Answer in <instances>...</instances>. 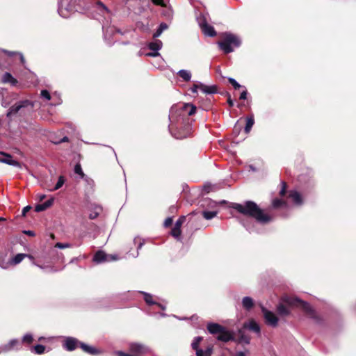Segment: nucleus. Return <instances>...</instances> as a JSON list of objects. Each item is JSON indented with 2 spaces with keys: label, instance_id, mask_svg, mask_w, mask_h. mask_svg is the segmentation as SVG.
Wrapping results in <instances>:
<instances>
[{
  "label": "nucleus",
  "instance_id": "f257e3e1",
  "mask_svg": "<svg viewBox=\"0 0 356 356\" xmlns=\"http://www.w3.org/2000/svg\"><path fill=\"white\" fill-rule=\"evenodd\" d=\"M197 108L190 103H184L171 107L169 114V131L177 139H183L191 134L192 124L190 116L193 115Z\"/></svg>",
  "mask_w": 356,
  "mask_h": 356
},
{
  "label": "nucleus",
  "instance_id": "f03ea898",
  "mask_svg": "<svg viewBox=\"0 0 356 356\" xmlns=\"http://www.w3.org/2000/svg\"><path fill=\"white\" fill-rule=\"evenodd\" d=\"M232 207L243 216L250 217L255 220V222L249 220H241V223L250 233L258 232L256 228V223L266 225L271 222L273 219L271 216L265 213L264 211L253 201H245L243 204L233 203Z\"/></svg>",
  "mask_w": 356,
  "mask_h": 356
},
{
  "label": "nucleus",
  "instance_id": "7ed1b4c3",
  "mask_svg": "<svg viewBox=\"0 0 356 356\" xmlns=\"http://www.w3.org/2000/svg\"><path fill=\"white\" fill-rule=\"evenodd\" d=\"M298 307L314 317V312L311 305L296 297L284 296L282 302L277 306V313L281 316H287L290 314L289 307Z\"/></svg>",
  "mask_w": 356,
  "mask_h": 356
},
{
  "label": "nucleus",
  "instance_id": "20e7f679",
  "mask_svg": "<svg viewBox=\"0 0 356 356\" xmlns=\"http://www.w3.org/2000/svg\"><path fill=\"white\" fill-rule=\"evenodd\" d=\"M88 9V6L82 0H59L58 13L60 17L68 18L74 11Z\"/></svg>",
  "mask_w": 356,
  "mask_h": 356
},
{
  "label": "nucleus",
  "instance_id": "39448f33",
  "mask_svg": "<svg viewBox=\"0 0 356 356\" xmlns=\"http://www.w3.org/2000/svg\"><path fill=\"white\" fill-rule=\"evenodd\" d=\"M207 328L211 334H217L216 339L218 341L227 343L234 340L233 334L227 330L226 327L218 323H209L207 325Z\"/></svg>",
  "mask_w": 356,
  "mask_h": 356
},
{
  "label": "nucleus",
  "instance_id": "423d86ee",
  "mask_svg": "<svg viewBox=\"0 0 356 356\" xmlns=\"http://www.w3.org/2000/svg\"><path fill=\"white\" fill-rule=\"evenodd\" d=\"M241 41L238 37L231 33H225L221 41L218 42V45L225 54L233 52L234 47H240Z\"/></svg>",
  "mask_w": 356,
  "mask_h": 356
},
{
  "label": "nucleus",
  "instance_id": "0eeeda50",
  "mask_svg": "<svg viewBox=\"0 0 356 356\" xmlns=\"http://www.w3.org/2000/svg\"><path fill=\"white\" fill-rule=\"evenodd\" d=\"M36 104V102L29 99L21 100L13 104L8 110L7 116L16 114L22 108H29L32 110Z\"/></svg>",
  "mask_w": 356,
  "mask_h": 356
},
{
  "label": "nucleus",
  "instance_id": "6e6552de",
  "mask_svg": "<svg viewBox=\"0 0 356 356\" xmlns=\"http://www.w3.org/2000/svg\"><path fill=\"white\" fill-rule=\"evenodd\" d=\"M261 312L265 319L266 323L273 327L277 326L279 319L276 315L271 311L268 310L264 307H261Z\"/></svg>",
  "mask_w": 356,
  "mask_h": 356
},
{
  "label": "nucleus",
  "instance_id": "1a4fd4ad",
  "mask_svg": "<svg viewBox=\"0 0 356 356\" xmlns=\"http://www.w3.org/2000/svg\"><path fill=\"white\" fill-rule=\"evenodd\" d=\"M129 350L134 355L140 356L149 353L150 348L143 343H131L129 345Z\"/></svg>",
  "mask_w": 356,
  "mask_h": 356
},
{
  "label": "nucleus",
  "instance_id": "9d476101",
  "mask_svg": "<svg viewBox=\"0 0 356 356\" xmlns=\"http://www.w3.org/2000/svg\"><path fill=\"white\" fill-rule=\"evenodd\" d=\"M21 348L22 346L19 340L17 339H13L10 340L8 343L0 346V353H8L13 350H19Z\"/></svg>",
  "mask_w": 356,
  "mask_h": 356
},
{
  "label": "nucleus",
  "instance_id": "9b49d317",
  "mask_svg": "<svg viewBox=\"0 0 356 356\" xmlns=\"http://www.w3.org/2000/svg\"><path fill=\"white\" fill-rule=\"evenodd\" d=\"M26 257H28L29 259H30L31 261H32V263L33 265H35L36 266L39 267L40 268H42V269H44V267H43L42 266H40L38 264H36L35 261H34V258L33 256L30 255V254H24V253H19V254H17L15 257H13L12 259H10L9 261H10V264L11 266H15L17 264H19V263H21L23 259Z\"/></svg>",
  "mask_w": 356,
  "mask_h": 356
},
{
  "label": "nucleus",
  "instance_id": "f8f14e48",
  "mask_svg": "<svg viewBox=\"0 0 356 356\" xmlns=\"http://www.w3.org/2000/svg\"><path fill=\"white\" fill-rule=\"evenodd\" d=\"M80 341L72 337H66L63 343V347L67 351H73L79 346Z\"/></svg>",
  "mask_w": 356,
  "mask_h": 356
},
{
  "label": "nucleus",
  "instance_id": "ddd939ff",
  "mask_svg": "<svg viewBox=\"0 0 356 356\" xmlns=\"http://www.w3.org/2000/svg\"><path fill=\"white\" fill-rule=\"evenodd\" d=\"M102 29H103V32H104V40H106V43L109 46H111L114 43V41L113 40H111V35L115 32L121 33L120 31L117 29L114 26H108V27L106 28L104 26H103Z\"/></svg>",
  "mask_w": 356,
  "mask_h": 356
},
{
  "label": "nucleus",
  "instance_id": "4468645a",
  "mask_svg": "<svg viewBox=\"0 0 356 356\" xmlns=\"http://www.w3.org/2000/svg\"><path fill=\"white\" fill-rule=\"evenodd\" d=\"M1 154L3 156L2 158H0V163H3L9 165L17 168H19L21 166L19 162L13 159L11 155L3 152H1Z\"/></svg>",
  "mask_w": 356,
  "mask_h": 356
},
{
  "label": "nucleus",
  "instance_id": "2eb2a0df",
  "mask_svg": "<svg viewBox=\"0 0 356 356\" xmlns=\"http://www.w3.org/2000/svg\"><path fill=\"white\" fill-rule=\"evenodd\" d=\"M289 197L297 206H300L303 203V200H302V195L297 191H295V190L290 191L289 194Z\"/></svg>",
  "mask_w": 356,
  "mask_h": 356
},
{
  "label": "nucleus",
  "instance_id": "dca6fc26",
  "mask_svg": "<svg viewBox=\"0 0 356 356\" xmlns=\"http://www.w3.org/2000/svg\"><path fill=\"white\" fill-rule=\"evenodd\" d=\"M79 346L85 353L91 355H97L101 353L99 350L83 342L80 341Z\"/></svg>",
  "mask_w": 356,
  "mask_h": 356
},
{
  "label": "nucleus",
  "instance_id": "f3484780",
  "mask_svg": "<svg viewBox=\"0 0 356 356\" xmlns=\"http://www.w3.org/2000/svg\"><path fill=\"white\" fill-rule=\"evenodd\" d=\"M1 81L3 83H9L12 86H17L18 83L17 80L15 78H14L10 72H5L3 74Z\"/></svg>",
  "mask_w": 356,
  "mask_h": 356
},
{
  "label": "nucleus",
  "instance_id": "a211bd4d",
  "mask_svg": "<svg viewBox=\"0 0 356 356\" xmlns=\"http://www.w3.org/2000/svg\"><path fill=\"white\" fill-rule=\"evenodd\" d=\"M108 261V256L103 251L99 250L97 251L94 257H93V261L97 264H100L104 261Z\"/></svg>",
  "mask_w": 356,
  "mask_h": 356
},
{
  "label": "nucleus",
  "instance_id": "6ab92c4d",
  "mask_svg": "<svg viewBox=\"0 0 356 356\" xmlns=\"http://www.w3.org/2000/svg\"><path fill=\"white\" fill-rule=\"evenodd\" d=\"M53 202H54V199L51 198L50 200H47L46 202H44L42 204H37L35 207V211L36 212L43 211L44 210H46L47 209H48L49 207H50L52 205Z\"/></svg>",
  "mask_w": 356,
  "mask_h": 356
},
{
  "label": "nucleus",
  "instance_id": "aec40b11",
  "mask_svg": "<svg viewBox=\"0 0 356 356\" xmlns=\"http://www.w3.org/2000/svg\"><path fill=\"white\" fill-rule=\"evenodd\" d=\"M201 90L205 94H215L217 92L216 86H206L200 83Z\"/></svg>",
  "mask_w": 356,
  "mask_h": 356
},
{
  "label": "nucleus",
  "instance_id": "412c9836",
  "mask_svg": "<svg viewBox=\"0 0 356 356\" xmlns=\"http://www.w3.org/2000/svg\"><path fill=\"white\" fill-rule=\"evenodd\" d=\"M201 29L203 33L207 36L214 37L216 35V31H215L213 26L209 25V24L203 26Z\"/></svg>",
  "mask_w": 356,
  "mask_h": 356
},
{
  "label": "nucleus",
  "instance_id": "4be33fe9",
  "mask_svg": "<svg viewBox=\"0 0 356 356\" xmlns=\"http://www.w3.org/2000/svg\"><path fill=\"white\" fill-rule=\"evenodd\" d=\"M243 307L246 310H250L254 307V300L249 296H245L242 299Z\"/></svg>",
  "mask_w": 356,
  "mask_h": 356
},
{
  "label": "nucleus",
  "instance_id": "5701e85b",
  "mask_svg": "<svg viewBox=\"0 0 356 356\" xmlns=\"http://www.w3.org/2000/svg\"><path fill=\"white\" fill-rule=\"evenodd\" d=\"M248 330L260 334L261 329L259 324L254 321H251L248 323V324L245 325Z\"/></svg>",
  "mask_w": 356,
  "mask_h": 356
},
{
  "label": "nucleus",
  "instance_id": "b1692460",
  "mask_svg": "<svg viewBox=\"0 0 356 356\" xmlns=\"http://www.w3.org/2000/svg\"><path fill=\"white\" fill-rule=\"evenodd\" d=\"M163 43L160 40H155L148 44V48L152 51H159L162 47Z\"/></svg>",
  "mask_w": 356,
  "mask_h": 356
},
{
  "label": "nucleus",
  "instance_id": "393cba45",
  "mask_svg": "<svg viewBox=\"0 0 356 356\" xmlns=\"http://www.w3.org/2000/svg\"><path fill=\"white\" fill-rule=\"evenodd\" d=\"M177 75L184 81H189L191 79V73L187 70H180L177 72Z\"/></svg>",
  "mask_w": 356,
  "mask_h": 356
},
{
  "label": "nucleus",
  "instance_id": "a878e982",
  "mask_svg": "<svg viewBox=\"0 0 356 356\" xmlns=\"http://www.w3.org/2000/svg\"><path fill=\"white\" fill-rule=\"evenodd\" d=\"M254 124V115H251L246 118V124L244 131L248 134Z\"/></svg>",
  "mask_w": 356,
  "mask_h": 356
},
{
  "label": "nucleus",
  "instance_id": "bb28decb",
  "mask_svg": "<svg viewBox=\"0 0 356 356\" xmlns=\"http://www.w3.org/2000/svg\"><path fill=\"white\" fill-rule=\"evenodd\" d=\"M168 28V24L166 23H165V22L161 23L159 24L158 29H156V31L154 33L153 38H157Z\"/></svg>",
  "mask_w": 356,
  "mask_h": 356
},
{
  "label": "nucleus",
  "instance_id": "cd10ccee",
  "mask_svg": "<svg viewBox=\"0 0 356 356\" xmlns=\"http://www.w3.org/2000/svg\"><path fill=\"white\" fill-rule=\"evenodd\" d=\"M0 51L4 52L8 57H12L14 55L18 54L19 56L20 61L24 65L25 63V59L24 56L21 53H17L15 51H10L6 49H0Z\"/></svg>",
  "mask_w": 356,
  "mask_h": 356
},
{
  "label": "nucleus",
  "instance_id": "c85d7f7f",
  "mask_svg": "<svg viewBox=\"0 0 356 356\" xmlns=\"http://www.w3.org/2000/svg\"><path fill=\"white\" fill-rule=\"evenodd\" d=\"M139 293H142L144 296V300L147 305H153L157 304L156 302L153 300L152 296L150 293L144 291H139Z\"/></svg>",
  "mask_w": 356,
  "mask_h": 356
},
{
  "label": "nucleus",
  "instance_id": "c756f323",
  "mask_svg": "<svg viewBox=\"0 0 356 356\" xmlns=\"http://www.w3.org/2000/svg\"><path fill=\"white\" fill-rule=\"evenodd\" d=\"M196 19H197V22L201 29L203 26L208 24L207 21V17H206L205 15H204V14H200L199 16H197Z\"/></svg>",
  "mask_w": 356,
  "mask_h": 356
},
{
  "label": "nucleus",
  "instance_id": "7c9ffc66",
  "mask_svg": "<svg viewBox=\"0 0 356 356\" xmlns=\"http://www.w3.org/2000/svg\"><path fill=\"white\" fill-rule=\"evenodd\" d=\"M134 243H138V246H137V252L135 255H133V257L134 258L137 257L139 254L138 253V250H140L142 248V247L143 246V245L145 244V241L144 240H142L140 239V238L138 237H135L134 239Z\"/></svg>",
  "mask_w": 356,
  "mask_h": 356
},
{
  "label": "nucleus",
  "instance_id": "2f4dec72",
  "mask_svg": "<svg viewBox=\"0 0 356 356\" xmlns=\"http://www.w3.org/2000/svg\"><path fill=\"white\" fill-rule=\"evenodd\" d=\"M218 212L215 211H204L202 216L206 220H211L216 216Z\"/></svg>",
  "mask_w": 356,
  "mask_h": 356
},
{
  "label": "nucleus",
  "instance_id": "473e14b6",
  "mask_svg": "<svg viewBox=\"0 0 356 356\" xmlns=\"http://www.w3.org/2000/svg\"><path fill=\"white\" fill-rule=\"evenodd\" d=\"M272 205H273V207L275 208V209H277V208H279V207H286V203L282 200H280L278 198H275L273 200L272 202Z\"/></svg>",
  "mask_w": 356,
  "mask_h": 356
},
{
  "label": "nucleus",
  "instance_id": "72a5a7b5",
  "mask_svg": "<svg viewBox=\"0 0 356 356\" xmlns=\"http://www.w3.org/2000/svg\"><path fill=\"white\" fill-rule=\"evenodd\" d=\"M32 351L35 354L41 355L45 351V346L42 344H38L33 347Z\"/></svg>",
  "mask_w": 356,
  "mask_h": 356
},
{
  "label": "nucleus",
  "instance_id": "f704fd0d",
  "mask_svg": "<svg viewBox=\"0 0 356 356\" xmlns=\"http://www.w3.org/2000/svg\"><path fill=\"white\" fill-rule=\"evenodd\" d=\"M65 181V177L62 175L59 176L57 183L56 184L54 188L53 189H51V191L58 190L63 186Z\"/></svg>",
  "mask_w": 356,
  "mask_h": 356
},
{
  "label": "nucleus",
  "instance_id": "c9c22d12",
  "mask_svg": "<svg viewBox=\"0 0 356 356\" xmlns=\"http://www.w3.org/2000/svg\"><path fill=\"white\" fill-rule=\"evenodd\" d=\"M202 340V337H196L194 338V339L193 340V342L191 343V347L193 350H196L197 349H200L198 347H199V344L201 342V341Z\"/></svg>",
  "mask_w": 356,
  "mask_h": 356
},
{
  "label": "nucleus",
  "instance_id": "e433bc0d",
  "mask_svg": "<svg viewBox=\"0 0 356 356\" xmlns=\"http://www.w3.org/2000/svg\"><path fill=\"white\" fill-rule=\"evenodd\" d=\"M22 343L30 344L33 341V335L31 333H26L22 337Z\"/></svg>",
  "mask_w": 356,
  "mask_h": 356
},
{
  "label": "nucleus",
  "instance_id": "4c0bfd02",
  "mask_svg": "<svg viewBox=\"0 0 356 356\" xmlns=\"http://www.w3.org/2000/svg\"><path fill=\"white\" fill-rule=\"evenodd\" d=\"M40 97L43 99L49 101L51 99L50 92L47 90H42L40 91Z\"/></svg>",
  "mask_w": 356,
  "mask_h": 356
},
{
  "label": "nucleus",
  "instance_id": "58836bf2",
  "mask_svg": "<svg viewBox=\"0 0 356 356\" xmlns=\"http://www.w3.org/2000/svg\"><path fill=\"white\" fill-rule=\"evenodd\" d=\"M95 211L94 212H92L89 214V218L90 219H95L99 214L100 211H102V208L99 206H96L95 207Z\"/></svg>",
  "mask_w": 356,
  "mask_h": 356
},
{
  "label": "nucleus",
  "instance_id": "ea45409f",
  "mask_svg": "<svg viewBox=\"0 0 356 356\" xmlns=\"http://www.w3.org/2000/svg\"><path fill=\"white\" fill-rule=\"evenodd\" d=\"M74 171L76 174L80 175L81 178H83L85 175H84V173L82 170L81 166L79 163H76L75 165Z\"/></svg>",
  "mask_w": 356,
  "mask_h": 356
},
{
  "label": "nucleus",
  "instance_id": "a19ab883",
  "mask_svg": "<svg viewBox=\"0 0 356 356\" xmlns=\"http://www.w3.org/2000/svg\"><path fill=\"white\" fill-rule=\"evenodd\" d=\"M181 234V229H179V228H177V227H174L171 231L172 236L177 239H179V236H180Z\"/></svg>",
  "mask_w": 356,
  "mask_h": 356
},
{
  "label": "nucleus",
  "instance_id": "79ce46f5",
  "mask_svg": "<svg viewBox=\"0 0 356 356\" xmlns=\"http://www.w3.org/2000/svg\"><path fill=\"white\" fill-rule=\"evenodd\" d=\"M228 81L236 90L242 87L234 78H228Z\"/></svg>",
  "mask_w": 356,
  "mask_h": 356
},
{
  "label": "nucleus",
  "instance_id": "37998d69",
  "mask_svg": "<svg viewBox=\"0 0 356 356\" xmlns=\"http://www.w3.org/2000/svg\"><path fill=\"white\" fill-rule=\"evenodd\" d=\"M97 8L102 13L103 12H108V8L101 1L97 2Z\"/></svg>",
  "mask_w": 356,
  "mask_h": 356
},
{
  "label": "nucleus",
  "instance_id": "c03bdc74",
  "mask_svg": "<svg viewBox=\"0 0 356 356\" xmlns=\"http://www.w3.org/2000/svg\"><path fill=\"white\" fill-rule=\"evenodd\" d=\"M186 220V217L185 216H181L175 222V227H177V228H179L181 229V226L182 225V224L184 223V222Z\"/></svg>",
  "mask_w": 356,
  "mask_h": 356
},
{
  "label": "nucleus",
  "instance_id": "a18cd8bd",
  "mask_svg": "<svg viewBox=\"0 0 356 356\" xmlns=\"http://www.w3.org/2000/svg\"><path fill=\"white\" fill-rule=\"evenodd\" d=\"M55 247L59 249H64L71 247V245L67 243H56Z\"/></svg>",
  "mask_w": 356,
  "mask_h": 356
},
{
  "label": "nucleus",
  "instance_id": "49530a36",
  "mask_svg": "<svg viewBox=\"0 0 356 356\" xmlns=\"http://www.w3.org/2000/svg\"><path fill=\"white\" fill-rule=\"evenodd\" d=\"M240 340L242 341V342H244L246 344H249L250 343V339L248 336H246V335H244V334H241V337H240Z\"/></svg>",
  "mask_w": 356,
  "mask_h": 356
},
{
  "label": "nucleus",
  "instance_id": "de8ad7c7",
  "mask_svg": "<svg viewBox=\"0 0 356 356\" xmlns=\"http://www.w3.org/2000/svg\"><path fill=\"white\" fill-rule=\"evenodd\" d=\"M281 184H282V188H281V190H280V195L281 196H283V195H285V193H286V184L285 182H284V181H282V182H281Z\"/></svg>",
  "mask_w": 356,
  "mask_h": 356
},
{
  "label": "nucleus",
  "instance_id": "09e8293b",
  "mask_svg": "<svg viewBox=\"0 0 356 356\" xmlns=\"http://www.w3.org/2000/svg\"><path fill=\"white\" fill-rule=\"evenodd\" d=\"M115 354L117 356H136V355H134L131 353H125L121 350L115 351Z\"/></svg>",
  "mask_w": 356,
  "mask_h": 356
},
{
  "label": "nucleus",
  "instance_id": "8fccbe9b",
  "mask_svg": "<svg viewBox=\"0 0 356 356\" xmlns=\"http://www.w3.org/2000/svg\"><path fill=\"white\" fill-rule=\"evenodd\" d=\"M200 89V83L194 84L191 88L190 90L192 93H197V90Z\"/></svg>",
  "mask_w": 356,
  "mask_h": 356
},
{
  "label": "nucleus",
  "instance_id": "3c124183",
  "mask_svg": "<svg viewBox=\"0 0 356 356\" xmlns=\"http://www.w3.org/2000/svg\"><path fill=\"white\" fill-rule=\"evenodd\" d=\"M10 265V261L6 262L4 261H0V267L3 269H7Z\"/></svg>",
  "mask_w": 356,
  "mask_h": 356
},
{
  "label": "nucleus",
  "instance_id": "603ef678",
  "mask_svg": "<svg viewBox=\"0 0 356 356\" xmlns=\"http://www.w3.org/2000/svg\"><path fill=\"white\" fill-rule=\"evenodd\" d=\"M68 141H69L68 137L64 136L61 139L58 140V141H52V143L54 144L58 145V144H60L62 143H65V142H68Z\"/></svg>",
  "mask_w": 356,
  "mask_h": 356
},
{
  "label": "nucleus",
  "instance_id": "864d4df0",
  "mask_svg": "<svg viewBox=\"0 0 356 356\" xmlns=\"http://www.w3.org/2000/svg\"><path fill=\"white\" fill-rule=\"evenodd\" d=\"M172 223V218L171 217L167 218L163 223L164 227H168L170 226Z\"/></svg>",
  "mask_w": 356,
  "mask_h": 356
},
{
  "label": "nucleus",
  "instance_id": "5fc2aeb1",
  "mask_svg": "<svg viewBox=\"0 0 356 356\" xmlns=\"http://www.w3.org/2000/svg\"><path fill=\"white\" fill-rule=\"evenodd\" d=\"M248 91L246 89L243 90L240 95V99L245 100L247 99Z\"/></svg>",
  "mask_w": 356,
  "mask_h": 356
},
{
  "label": "nucleus",
  "instance_id": "6e6d98bb",
  "mask_svg": "<svg viewBox=\"0 0 356 356\" xmlns=\"http://www.w3.org/2000/svg\"><path fill=\"white\" fill-rule=\"evenodd\" d=\"M204 353H205L204 355L206 356H211V353H212V351H213V348H212V347L209 346L205 350H204Z\"/></svg>",
  "mask_w": 356,
  "mask_h": 356
},
{
  "label": "nucleus",
  "instance_id": "4d7b16f0",
  "mask_svg": "<svg viewBox=\"0 0 356 356\" xmlns=\"http://www.w3.org/2000/svg\"><path fill=\"white\" fill-rule=\"evenodd\" d=\"M159 55H160V54L159 53V51H152V52H149V53L146 54V56H149V57H156Z\"/></svg>",
  "mask_w": 356,
  "mask_h": 356
},
{
  "label": "nucleus",
  "instance_id": "13d9d810",
  "mask_svg": "<svg viewBox=\"0 0 356 356\" xmlns=\"http://www.w3.org/2000/svg\"><path fill=\"white\" fill-rule=\"evenodd\" d=\"M154 5L164 6L163 0H151Z\"/></svg>",
  "mask_w": 356,
  "mask_h": 356
},
{
  "label": "nucleus",
  "instance_id": "bf43d9fd",
  "mask_svg": "<svg viewBox=\"0 0 356 356\" xmlns=\"http://www.w3.org/2000/svg\"><path fill=\"white\" fill-rule=\"evenodd\" d=\"M31 209V206H26V207H24L23 209H22V215L23 216H25L26 213L28 211H29Z\"/></svg>",
  "mask_w": 356,
  "mask_h": 356
},
{
  "label": "nucleus",
  "instance_id": "052dcab7",
  "mask_svg": "<svg viewBox=\"0 0 356 356\" xmlns=\"http://www.w3.org/2000/svg\"><path fill=\"white\" fill-rule=\"evenodd\" d=\"M196 356H206L204 350L200 348L196 350Z\"/></svg>",
  "mask_w": 356,
  "mask_h": 356
},
{
  "label": "nucleus",
  "instance_id": "680f3d73",
  "mask_svg": "<svg viewBox=\"0 0 356 356\" xmlns=\"http://www.w3.org/2000/svg\"><path fill=\"white\" fill-rule=\"evenodd\" d=\"M108 261H115L118 259V256L115 255V254H108Z\"/></svg>",
  "mask_w": 356,
  "mask_h": 356
},
{
  "label": "nucleus",
  "instance_id": "e2e57ef3",
  "mask_svg": "<svg viewBox=\"0 0 356 356\" xmlns=\"http://www.w3.org/2000/svg\"><path fill=\"white\" fill-rule=\"evenodd\" d=\"M24 233L29 236H35V233L33 231H31V230H24Z\"/></svg>",
  "mask_w": 356,
  "mask_h": 356
},
{
  "label": "nucleus",
  "instance_id": "0e129e2a",
  "mask_svg": "<svg viewBox=\"0 0 356 356\" xmlns=\"http://www.w3.org/2000/svg\"><path fill=\"white\" fill-rule=\"evenodd\" d=\"M234 356H246V354L243 351H238L234 354Z\"/></svg>",
  "mask_w": 356,
  "mask_h": 356
},
{
  "label": "nucleus",
  "instance_id": "69168bd1",
  "mask_svg": "<svg viewBox=\"0 0 356 356\" xmlns=\"http://www.w3.org/2000/svg\"><path fill=\"white\" fill-rule=\"evenodd\" d=\"M204 190L205 192L209 193L210 191V186L204 185Z\"/></svg>",
  "mask_w": 356,
  "mask_h": 356
},
{
  "label": "nucleus",
  "instance_id": "338daca9",
  "mask_svg": "<svg viewBox=\"0 0 356 356\" xmlns=\"http://www.w3.org/2000/svg\"><path fill=\"white\" fill-rule=\"evenodd\" d=\"M227 103L230 106H234V102L232 100V99L230 98V97H229L228 99H227Z\"/></svg>",
  "mask_w": 356,
  "mask_h": 356
},
{
  "label": "nucleus",
  "instance_id": "774afa93",
  "mask_svg": "<svg viewBox=\"0 0 356 356\" xmlns=\"http://www.w3.org/2000/svg\"><path fill=\"white\" fill-rule=\"evenodd\" d=\"M161 309L163 310H165V306L162 305V304H160V303H158L156 304Z\"/></svg>",
  "mask_w": 356,
  "mask_h": 356
}]
</instances>
